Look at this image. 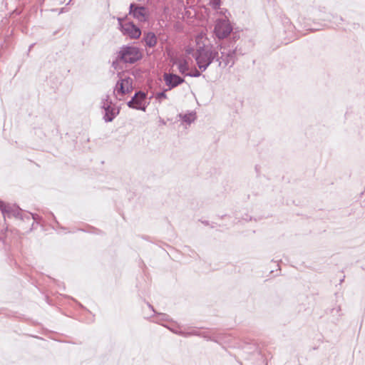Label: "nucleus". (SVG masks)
I'll use <instances>...</instances> for the list:
<instances>
[{
    "instance_id": "obj_1",
    "label": "nucleus",
    "mask_w": 365,
    "mask_h": 365,
    "mask_svg": "<svg viewBox=\"0 0 365 365\" xmlns=\"http://www.w3.org/2000/svg\"><path fill=\"white\" fill-rule=\"evenodd\" d=\"M205 35L200 34L196 38L197 51L195 55L196 63L201 71H205L214 59L217 60L218 51L212 46H206Z\"/></svg>"
},
{
    "instance_id": "obj_2",
    "label": "nucleus",
    "mask_w": 365,
    "mask_h": 365,
    "mask_svg": "<svg viewBox=\"0 0 365 365\" xmlns=\"http://www.w3.org/2000/svg\"><path fill=\"white\" fill-rule=\"evenodd\" d=\"M170 63L173 71H177L185 75L190 70L193 61L192 57L186 54H176L170 56Z\"/></svg>"
},
{
    "instance_id": "obj_3",
    "label": "nucleus",
    "mask_w": 365,
    "mask_h": 365,
    "mask_svg": "<svg viewBox=\"0 0 365 365\" xmlns=\"http://www.w3.org/2000/svg\"><path fill=\"white\" fill-rule=\"evenodd\" d=\"M142 55L135 46H125L119 52V58L125 63H133L141 58Z\"/></svg>"
},
{
    "instance_id": "obj_4",
    "label": "nucleus",
    "mask_w": 365,
    "mask_h": 365,
    "mask_svg": "<svg viewBox=\"0 0 365 365\" xmlns=\"http://www.w3.org/2000/svg\"><path fill=\"white\" fill-rule=\"evenodd\" d=\"M220 53L221 56L217 57L218 66L222 68L232 67L235 63V51L232 48L227 49L224 46H220Z\"/></svg>"
},
{
    "instance_id": "obj_5",
    "label": "nucleus",
    "mask_w": 365,
    "mask_h": 365,
    "mask_svg": "<svg viewBox=\"0 0 365 365\" xmlns=\"http://www.w3.org/2000/svg\"><path fill=\"white\" fill-rule=\"evenodd\" d=\"M118 20L119 22L120 30L123 35L133 39H137L140 36V29L134 25L133 23L130 21L123 22V20L120 18H118Z\"/></svg>"
},
{
    "instance_id": "obj_6",
    "label": "nucleus",
    "mask_w": 365,
    "mask_h": 365,
    "mask_svg": "<svg viewBox=\"0 0 365 365\" xmlns=\"http://www.w3.org/2000/svg\"><path fill=\"white\" fill-rule=\"evenodd\" d=\"M133 90V78L123 75L120 80L117 81L114 88V94L116 97L128 93Z\"/></svg>"
},
{
    "instance_id": "obj_7",
    "label": "nucleus",
    "mask_w": 365,
    "mask_h": 365,
    "mask_svg": "<svg viewBox=\"0 0 365 365\" xmlns=\"http://www.w3.org/2000/svg\"><path fill=\"white\" fill-rule=\"evenodd\" d=\"M232 30V26H230L227 18L225 16L224 19L217 21L214 31L219 38H224L230 34Z\"/></svg>"
},
{
    "instance_id": "obj_8",
    "label": "nucleus",
    "mask_w": 365,
    "mask_h": 365,
    "mask_svg": "<svg viewBox=\"0 0 365 365\" xmlns=\"http://www.w3.org/2000/svg\"><path fill=\"white\" fill-rule=\"evenodd\" d=\"M128 106L130 108L145 111L147 107L145 94L143 92L135 93L132 99L128 101Z\"/></svg>"
},
{
    "instance_id": "obj_9",
    "label": "nucleus",
    "mask_w": 365,
    "mask_h": 365,
    "mask_svg": "<svg viewBox=\"0 0 365 365\" xmlns=\"http://www.w3.org/2000/svg\"><path fill=\"white\" fill-rule=\"evenodd\" d=\"M163 80L165 85L168 87V90H171L184 82V78L173 73H164Z\"/></svg>"
},
{
    "instance_id": "obj_10",
    "label": "nucleus",
    "mask_w": 365,
    "mask_h": 365,
    "mask_svg": "<svg viewBox=\"0 0 365 365\" xmlns=\"http://www.w3.org/2000/svg\"><path fill=\"white\" fill-rule=\"evenodd\" d=\"M130 14L139 21H145L148 19V11L144 6H137L133 4L130 6Z\"/></svg>"
},
{
    "instance_id": "obj_11",
    "label": "nucleus",
    "mask_w": 365,
    "mask_h": 365,
    "mask_svg": "<svg viewBox=\"0 0 365 365\" xmlns=\"http://www.w3.org/2000/svg\"><path fill=\"white\" fill-rule=\"evenodd\" d=\"M143 40L145 45L150 48H153L157 43V37L153 32H148L144 34Z\"/></svg>"
},
{
    "instance_id": "obj_12",
    "label": "nucleus",
    "mask_w": 365,
    "mask_h": 365,
    "mask_svg": "<svg viewBox=\"0 0 365 365\" xmlns=\"http://www.w3.org/2000/svg\"><path fill=\"white\" fill-rule=\"evenodd\" d=\"M2 214L4 217H11L16 216L19 215V210L17 207L14 206H11L10 205H6L5 207H4V210Z\"/></svg>"
},
{
    "instance_id": "obj_13",
    "label": "nucleus",
    "mask_w": 365,
    "mask_h": 365,
    "mask_svg": "<svg viewBox=\"0 0 365 365\" xmlns=\"http://www.w3.org/2000/svg\"><path fill=\"white\" fill-rule=\"evenodd\" d=\"M180 117L184 122L190 124L195 120L196 115L195 113L190 112L184 115L180 114Z\"/></svg>"
},
{
    "instance_id": "obj_14",
    "label": "nucleus",
    "mask_w": 365,
    "mask_h": 365,
    "mask_svg": "<svg viewBox=\"0 0 365 365\" xmlns=\"http://www.w3.org/2000/svg\"><path fill=\"white\" fill-rule=\"evenodd\" d=\"M104 108H105V110H106V115H105V120L106 122H110L113 120V119L115 117V113L113 112V110H112L111 111L110 110V106H108L106 108V106H104Z\"/></svg>"
},
{
    "instance_id": "obj_15",
    "label": "nucleus",
    "mask_w": 365,
    "mask_h": 365,
    "mask_svg": "<svg viewBox=\"0 0 365 365\" xmlns=\"http://www.w3.org/2000/svg\"><path fill=\"white\" fill-rule=\"evenodd\" d=\"M201 75V73L199 70H197L195 67H193V65L191 66V68L189 71L187 72V73L185 74V76H188L191 77H200Z\"/></svg>"
},
{
    "instance_id": "obj_16",
    "label": "nucleus",
    "mask_w": 365,
    "mask_h": 365,
    "mask_svg": "<svg viewBox=\"0 0 365 365\" xmlns=\"http://www.w3.org/2000/svg\"><path fill=\"white\" fill-rule=\"evenodd\" d=\"M168 91V89H166L165 91H163V92H160V93H156L155 98L160 103H161L163 99H166L167 98V95L165 94V91Z\"/></svg>"
},
{
    "instance_id": "obj_17",
    "label": "nucleus",
    "mask_w": 365,
    "mask_h": 365,
    "mask_svg": "<svg viewBox=\"0 0 365 365\" xmlns=\"http://www.w3.org/2000/svg\"><path fill=\"white\" fill-rule=\"evenodd\" d=\"M210 4L215 10H217L220 9V0H212Z\"/></svg>"
},
{
    "instance_id": "obj_18",
    "label": "nucleus",
    "mask_w": 365,
    "mask_h": 365,
    "mask_svg": "<svg viewBox=\"0 0 365 365\" xmlns=\"http://www.w3.org/2000/svg\"><path fill=\"white\" fill-rule=\"evenodd\" d=\"M194 49L191 47H187L185 48V51L183 54H186L190 56V55H192L195 57V53H193Z\"/></svg>"
},
{
    "instance_id": "obj_19",
    "label": "nucleus",
    "mask_w": 365,
    "mask_h": 365,
    "mask_svg": "<svg viewBox=\"0 0 365 365\" xmlns=\"http://www.w3.org/2000/svg\"><path fill=\"white\" fill-rule=\"evenodd\" d=\"M6 205L7 204H5L3 201L0 200V210H1V212L4 210V207H5L6 206Z\"/></svg>"
},
{
    "instance_id": "obj_20",
    "label": "nucleus",
    "mask_w": 365,
    "mask_h": 365,
    "mask_svg": "<svg viewBox=\"0 0 365 365\" xmlns=\"http://www.w3.org/2000/svg\"><path fill=\"white\" fill-rule=\"evenodd\" d=\"M6 205L7 204H5L3 201L0 200V210H1V212L4 210V207H5L6 206Z\"/></svg>"
},
{
    "instance_id": "obj_21",
    "label": "nucleus",
    "mask_w": 365,
    "mask_h": 365,
    "mask_svg": "<svg viewBox=\"0 0 365 365\" xmlns=\"http://www.w3.org/2000/svg\"><path fill=\"white\" fill-rule=\"evenodd\" d=\"M6 205L7 204H5L3 201L0 200V210H1V212L4 210V207H5L6 206Z\"/></svg>"
}]
</instances>
